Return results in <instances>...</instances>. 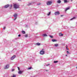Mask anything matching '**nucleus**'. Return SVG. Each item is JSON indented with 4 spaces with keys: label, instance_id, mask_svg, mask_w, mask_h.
<instances>
[{
    "label": "nucleus",
    "instance_id": "f257e3e1",
    "mask_svg": "<svg viewBox=\"0 0 77 77\" xmlns=\"http://www.w3.org/2000/svg\"><path fill=\"white\" fill-rule=\"evenodd\" d=\"M45 49H43L40 52V54H44L45 53Z\"/></svg>",
    "mask_w": 77,
    "mask_h": 77
},
{
    "label": "nucleus",
    "instance_id": "f03ea898",
    "mask_svg": "<svg viewBox=\"0 0 77 77\" xmlns=\"http://www.w3.org/2000/svg\"><path fill=\"white\" fill-rule=\"evenodd\" d=\"M14 8H15V9L19 8V5L17 4H14Z\"/></svg>",
    "mask_w": 77,
    "mask_h": 77
},
{
    "label": "nucleus",
    "instance_id": "7ed1b4c3",
    "mask_svg": "<svg viewBox=\"0 0 77 77\" xmlns=\"http://www.w3.org/2000/svg\"><path fill=\"white\" fill-rule=\"evenodd\" d=\"M47 5H50L52 3V2H51L48 1L46 3Z\"/></svg>",
    "mask_w": 77,
    "mask_h": 77
},
{
    "label": "nucleus",
    "instance_id": "20e7f679",
    "mask_svg": "<svg viewBox=\"0 0 77 77\" xmlns=\"http://www.w3.org/2000/svg\"><path fill=\"white\" fill-rule=\"evenodd\" d=\"M60 14V13L59 11H56L55 13V15H57Z\"/></svg>",
    "mask_w": 77,
    "mask_h": 77
},
{
    "label": "nucleus",
    "instance_id": "39448f33",
    "mask_svg": "<svg viewBox=\"0 0 77 77\" xmlns=\"http://www.w3.org/2000/svg\"><path fill=\"white\" fill-rule=\"evenodd\" d=\"M9 65H7L4 68V69H8V68H9Z\"/></svg>",
    "mask_w": 77,
    "mask_h": 77
},
{
    "label": "nucleus",
    "instance_id": "423d86ee",
    "mask_svg": "<svg viewBox=\"0 0 77 77\" xmlns=\"http://www.w3.org/2000/svg\"><path fill=\"white\" fill-rule=\"evenodd\" d=\"M14 17H15V18L14 19V20H15L17 19V14H15L14 15Z\"/></svg>",
    "mask_w": 77,
    "mask_h": 77
},
{
    "label": "nucleus",
    "instance_id": "0eeeda50",
    "mask_svg": "<svg viewBox=\"0 0 77 77\" xmlns=\"http://www.w3.org/2000/svg\"><path fill=\"white\" fill-rule=\"evenodd\" d=\"M15 55H14L11 58V60H14L15 58Z\"/></svg>",
    "mask_w": 77,
    "mask_h": 77
},
{
    "label": "nucleus",
    "instance_id": "6e6552de",
    "mask_svg": "<svg viewBox=\"0 0 77 77\" xmlns=\"http://www.w3.org/2000/svg\"><path fill=\"white\" fill-rule=\"evenodd\" d=\"M70 9V7H68L67 8H66L65 10L66 12L68 11V10H69Z\"/></svg>",
    "mask_w": 77,
    "mask_h": 77
},
{
    "label": "nucleus",
    "instance_id": "1a4fd4ad",
    "mask_svg": "<svg viewBox=\"0 0 77 77\" xmlns=\"http://www.w3.org/2000/svg\"><path fill=\"white\" fill-rule=\"evenodd\" d=\"M9 5H7L5 6V8H8V7H9Z\"/></svg>",
    "mask_w": 77,
    "mask_h": 77
},
{
    "label": "nucleus",
    "instance_id": "9d476101",
    "mask_svg": "<svg viewBox=\"0 0 77 77\" xmlns=\"http://www.w3.org/2000/svg\"><path fill=\"white\" fill-rule=\"evenodd\" d=\"M63 34H62V33H60L59 34V36H63Z\"/></svg>",
    "mask_w": 77,
    "mask_h": 77
},
{
    "label": "nucleus",
    "instance_id": "9b49d317",
    "mask_svg": "<svg viewBox=\"0 0 77 77\" xmlns=\"http://www.w3.org/2000/svg\"><path fill=\"white\" fill-rule=\"evenodd\" d=\"M23 72V71H21V70H20L18 72V74H21Z\"/></svg>",
    "mask_w": 77,
    "mask_h": 77
},
{
    "label": "nucleus",
    "instance_id": "f8f14e48",
    "mask_svg": "<svg viewBox=\"0 0 77 77\" xmlns=\"http://www.w3.org/2000/svg\"><path fill=\"white\" fill-rule=\"evenodd\" d=\"M52 42H56L57 40L56 39H53L52 40Z\"/></svg>",
    "mask_w": 77,
    "mask_h": 77
},
{
    "label": "nucleus",
    "instance_id": "ddd939ff",
    "mask_svg": "<svg viewBox=\"0 0 77 77\" xmlns=\"http://www.w3.org/2000/svg\"><path fill=\"white\" fill-rule=\"evenodd\" d=\"M61 2V1L60 0H58L57 1V3H60Z\"/></svg>",
    "mask_w": 77,
    "mask_h": 77
},
{
    "label": "nucleus",
    "instance_id": "4468645a",
    "mask_svg": "<svg viewBox=\"0 0 77 77\" xmlns=\"http://www.w3.org/2000/svg\"><path fill=\"white\" fill-rule=\"evenodd\" d=\"M43 37H45V36H47V35L46 34H44L43 35Z\"/></svg>",
    "mask_w": 77,
    "mask_h": 77
},
{
    "label": "nucleus",
    "instance_id": "2eb2a0df",
    "mask_svg": "<svg viewBox=\"0 0 77 77\" xmlns=\"http://www.w3.org/2000/svg\"><path fill=\"white\" fill-rule=\"evenodd\" d=\"M22 33H23V34H25V33H26L24 31H22Z\"/></svg>",
    "mask_w": 77,
    "mask_h": 77
},
{
    "label": "nucleus",
    "instance_id": "dca6fc26",
    "mask_svg": "<svg viewBox=\"0 0 77 77\" xmlns=\"http://www.w3.org/2000/svg\"><path fill=\"white\" fill-rule=\"evenodd\" d=\"M51 14V12H50L49 13L47 14V15H50Z\"/></svg>",
    "mask_w": 77,
    "mask_h": 77
},
{
    "label": "nucleus",
    "instance_id": "f3484780",
    "mask_svg": "<svg viewBox=\"0 0 77 77\" xmlns=\"http://www.w3.org/2000/svg\"><path fill=\"white\" fill-rule=\"evenodd\" d=\"M75 17H74L73 18L71 19H70V20H71H71H74V19H75Z\"/></svg>",
    "mask_w": 77,
    "mask_h": 77
},
{
    "label": "nucleus",
    "instance_id": "a211bd4d",
    "mask_svg": "<svg viewBox=\"0 0 77 77\" xmlns=\"http://www.w3.org/2000/svg\"><path fill=\"white\" fill-rule=\"evenodd\" d=\"M58 45H59V44H56L54 45V46H55V47H58Z\"/></svg>",
    "mask_w": 77,
    "mask_h": 77
},
{
    "label": "nucleus",
    "instance_id": "6ab92c4d",
    "mask_svg": "<svg viewBox=\"0 0 77 77\" xmlns=\"http://www.w3.org/2000/svg\"><path fill=\"white\" fill-rule=\"evenodd\" d=\"M32 69V67H29L27 69Z\"/></svg>",
    "mask_w": 77,
    "mask_h": 77
},
{
    "label": "nucleus",
    "instance_id": "aec40b11",
    "mask_svg": "<svg viewBox=\"0 0 77 77\" xmlns=\"http://www.w3.org/2000/svg\"><path fill=\"white\" fill-rule=\"evenodd\" d=\"M36 45H41V44L39 43H36Z\"/></svg>",
    "mask_w": 77,
    "mask_h": 77
},
{
    "label": "nucleus",
    "instance_id": "412c9836",
    "mask_svg": "<svg viewBox=\"0 0 77 77\" xmlns=\"http://www.w3.org/2000/svg\"><path fill=\"white\" fill-rule=\"evenodd\" d=\"M64 3H67L68 1H67V0H64Z\"/></svg>",
    "mask_w": 77,
    "mask_h": 77
},
{
    "label": "nucleus",
    "instance_id": "4be33fe9",
    "mask_svg": "<svg viewBox=\"0 0 77 77\" xmlns=\"http://www.w3.org/2000/svg\"><path fill=\"white\" fill-rule=\"evenodd\" d=\"M66 53H67V54H70V53H69V51H66Z\"/></svg>",
    "mask_w": 77,
    "mask_h": 77
},
{
    "label": "nucleus",
    "instance_id": "5701e85b",
    "mask_svg": "<svg viewBox=\"0 0 77 77\" xmlns=\"http://www.w3.org/2000/svg\"><path fill=\"white\" fill-rule=\"evenodd\" d=\"M28 36V35H27V34H26L25 35V37H26V38H27V37Z\"/></svg>",
    "mask_w": 77,
    "mask_h": 77
},
{
    "label": "nucleus",
    "instance_id": "b1692460",
    "mask_svg": "<svg viewBox=\"0 0 77 77\" xmlns=\"http://www.w3.org/2000/svg\"><path fill=\"white\" fill-rule=\"evenodd\" d=\"M50 38H53V36L52 35H50Z\"/></svg>",
    "mask_w": 77,
    "mask_h": 77
},
{
    "label": "nucleus",
    "instance_id": "393cba45",
    "mask_svg": "<svg viewBox=\"0 0 77 77\" xmlns=\"http://www.w3.org/2000/svg\"><path fill=\"white\" fill-rule=\"evenodd\" d=\"M14 71H15V69H12L11 71L13 72Z\"/></svg>",
    "mask_w": 77,
    "mask_h": 77
},
{
    "label": "nucleus",
    "instance_id": "a878e982",
    "mask_svg": "<svg viewBox=\"0 0 77 77\" xmlns=\"http://www.w3.org/2000/svg\"><path fill=\"white\" fill-rule=\"evenodd\" d=\"M57 62H58V61H54V63H56Z\"/></svg>",
    "mask_w": 77,
    "mask_h": 77
},
{
    "label": "nucleus",
    "instance_id": "bb28decb",
    "mask_svg": "<svg viewBox=\"0 0 77 77\" xmlns=\"http://www.w3.org/2000/svg\"><path fill=\"white\" fill-rule=\"evenodd\" d=\"M50 66V64H49L46 65L47 66Z\"/></svg>",
    "mask_w": 77,
    "mask_h": 77
},
{
    "label": "nucleus",
    "instance_id": "cd10ccee",
    "mask_svg": "<svg viewBox=\"0 0 77 77\" xmlns=\"http://www.w3.org/2000/svg\"><path fill=\"white\" fill-rule=\"evenodd\" d=\"M16 76L15 75H13L12 77H15Z\"/></svg>",
    "mask_w": 77,
    "mask_h": 77
},
{
    "label": "nucleus",
    "instance_id": "c85d7f7f",
    "mask_svg": "<svg viewBox=\"0 0 77 77\" xmlns=\"http://www.w3.org/2000/svg\"><path fill=\"white\" fill-rule=\"evenodd\" d=\"M5 29H6V27H4V28H3L4 30H5Z\"/></svg>",
    "mask_w": 77,
    "mask_h": 77
},
{
    "label": "nucleus",
    "instance_id": "c756f323",
    "mask_svg": "<svg viewBox=\"0 0 77 77\" xmlns=\"http://www.w3.org/2000/svg\"><path fill=\"white\" fill-rule=\"evenodd\" d=\"M17 68H18V70H20V68H19V67H17Z\"/></svg>",
    "mask_w": 77,
    "mask_h": 77
},
{
    "label": "nucleus",
    "instance_id": "7c9ffc66",
    "mask_svg": "<svg viewBox=\"0 0 77 77\" xmlns=\"http://www.w3.org/2000/svg\"><path fill=\"white\" fill-rule=\"evenodd\" d=\"M31 5V3L29 4L28 5Z\"/></svg>",
    "mask_w": 77,
    "mask_h": 77
},
{
    "label": "nucleus",
    "instance_id": "2f4dec72",
    "mask_svg": "<svg viewBox=\"0 0 77 77\" xmlns=\"http://www.w3.org/2000/svg\"><path fill=\"white\" fill-rule=\"evenodd\" d=\"M10 6H11V8L12 7V5H10Z\"/></svg>",
    "mask_w": 77,
    "mask_h": 77
},
{
    "label": "nucleus",
    "instance_id": "473e14b6",
    "mask_svg": "<svg viewBox=\"0 0 77 77\" xmlns=\"http://www.w3.org/2000/svg\"><path fill=\"white\" fill-rule=\"evenodd\" d=\"M18 36H21V35H19Z\"/></svg>",
    "mask_w": 77,
    "mask_h": 77
},
{
    "label": "nucleus",
    "instance_id": "72a5a7b5",
    "mask_svg": "<svg viewBox=\"0 0 77 77\" xmlns=\"http://www.w3.org/2000/svg\"><path fill=\"white\" fill-rule=\"evenodd\" d=\"M66 49H67V50H69V48H66Z\"/></svg>",
    "mask_w": 77,
    "mask_h": 77
},
{
    "label": "nucleus",
    "instance_id": "f704fd0d",
    "mask_svg": "<svg viewBox=\"0 0 77 77\" xmlns=\"http://www.w3.org/2000/svg\"><path fill=\"white\" fill-rule=\"evenodd\" d=\"M41 4L39 3V4H37L38 5H39Z\"/></svg>",
    "mask_w": 77,
    "mask_h": 77
},
{
    "label": "nucleus",
    "instance_id": "c9c22d12",
    "mask_svg": "<svg viewBox=\"0 0 77 77\" xmlns=\"http://www.w3.org/2000/svg\"><path fill=\"white\" fill-rule=\"evenodd\" d=\"M45 71H48V70H46Z\"/></svg>",
    "mask_w": 77,
    "mask_h": 77
},
{
    "label": "nucleus",
    "instance_id": "e433bc0d",
    "mask_svg": "<svg viewBox=\"0 0 77 77\" xmlns=\"http://www.w3.org/2000/svg\"><path fill=\"white\" fill-rule=\"evenodd\" d=\"M63 15H61V17H63Z\"/></svg>",
    "mask_w": 77,
    "mask_h": 77
},
{
    "label": "nucleus",
    "instance_id": "4c0bfd02",
    "mask_svg": "<svg viewBox=\"0 0 77 77\" xmlns=\"http://www.w3.org/2000/svg\"><path fill=\"white\" fill-rule=\"evenodd\" d=\"M18 1H21V0H18Z\"/></svg>",
    "mask_w": 77,
    "mask_h": 77
},
{
    "label": "nucleus",
    "instance_id": "58836bf2",
    "mask_svg": "<svg viewBox=\"0 0 77 77\" xmlns=\"http://www.w3.org/2000/svg\"><path fill=\"white\" fill-rule=\"evenodd\" d=\"M67 47H68V46H66V48H68Z\"/></svg>",
    "mask_w": 77,
    "mask_h": 77
},
{
    "label": "nucleus",
    "instance_id": "ea45409f",
    "mask_svg": "<svg viewBox=\"0 0 77 77\" xmlns=\"http://www.w3.org/2000/svg\"><path fill=\"white\" fill-rule=\"evenodd\" d=\"M66 56H68V55H66Z\"/></svg>",
    "mask_w": 77,
    "mask_h": 77
},
{
    "label": "nucleus",
    "instance_id": "a19ab883",
    "mask_svg": "<svg viewBox=\"0 0 77 77\" xmlns=\"http://www.w3.org/2000/svg\"><path fill=\"white\" fill-rule=\"evenodd\" d=\"M72 0H71V2H72Z\"/></svg>",
    "mask_w": 77,
    "mask_h": 77
},
{
    "label": "nucleus",
    "instance_id": "79ce46f5",
    "mask_svg": "<svg viewBox=\"0 0 77 77\" xmlns=\"http://www.w3.org/2000/svg\"><path fill=\"white\" fill-rule=\"evenodd\" d=\"M76 69H77V66L76 67Z\"/></svg>",
    "mask_w": 77,
    "mask_h": 77
}]
</instances>
